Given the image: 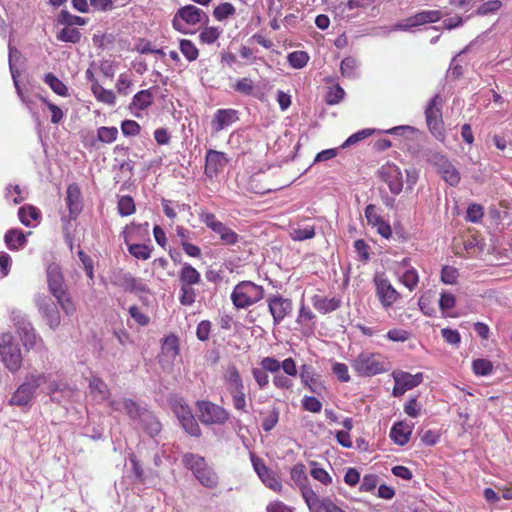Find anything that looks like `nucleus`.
<instances>
[{
	"instance_id": "28",
	"label": "nucleus",
	"mask_w": 512,
	"mask_h": 512,
	"mask_svg": "<svg viewBox=\"0 0 512 512\" xmlns=\"http://www.w3.org/2000/svg\"><path fill=\"white\" fill-rule=\"evenodd\" d=\"M412 430V425L402 421L396 422L390 430V438L395 444L403 446L409 442Z\"/></svg>"
},
{
	"instance_id": "49",
	"label": "nucleus",
	"mask_w": 512,
	"mask_h": 512,
	"mask_svg": "<svg viewBox=\"0 0 512 512\" xmlns=\"http://www.w3.org/2000/svg\"><path fill=\"white\" fill-rule=\"evenodd\" d=\"M344 96V89L339 84H336L328 88L325 101L328 105H336L343 100Z\"/></svg>"
},
{
	"instance_id": "62",
	"label": "nucleus",
	"mask_w": 512,
	"mask_h": 512,
	"mask_svg": "<svg viewBox=\"0 0 512 512\" xmlns=\"http://www.w3.org/2000/svg\"><path fill=\"white\" fill-rule=\"evenodd\" d=\"M354 248L358 255V259L362 262H367L370 259V247L369 245L363 240L358 239L354 242Z\"/></svg>"
},
{
	"instance_id": "5",
	"label": "nucleus",
	"mask_w": 512,
	"mask_h": 512,
	"mask_svg": "<svg viewBox=\"0 0 512 512\" xmlns=\"http://www.w3.org/2000/svg\"><path fill=\"white\" fill-rule=\"evenodd\" d=\"M0 360L11 373L18 372L22 367L21 349L11 332L0 333Z\"/></svg>"
},
{
	"instance_id": "3",
	"label": "nucleus",
	"mask_w": 512,
	"mask_h": 512,
	"mask_svg": "<svg viewBox=\"0 0 512 512\" xmlns=\"http://www.w3.org/2000/svg\"><path fill=\"white\" fill-rule=\"evenodd\" d=\"M49 375L46 373H28L22 384L18 386L8 401L11 406L26 407L32 404L36 390L46 384Z\"/></svg>"
},
{
	"instance_id": "17",
	"label": "nucleus",
	"mask_w": 512,
	"mask_h": 512,
	"mask_svg": "<svg viewBox=\"0 0 512 512\" xmlns=\"http://www.w3.org/2000/svg\"><path fill=\"white\" fill-rule=\"evenodd\" d=\"M380 178L388 185L394 195L401 193L403 189V177L400 168L392 163H386L379 170Z\"/></svg>"
},
{
	"instance_id": "36",
	"label": "nucleus",
	"mask_w": 512,
	"mask_h": 512,
	"mask_svg": "<svg viewBox=\"0 0 512 512\" xmlns=\"http://www.w3.org/2000/svg\"><path fill=\"white\" fill-rule=\"evenodd\" d=\"M315 236V226L310 224H297L290 231V237L294 241H304Z\"/></svg>"
},
{
	"instance_id": "31",
	"label": "nucleus",
	"mask_w": 512,
	"mask_h": 512,
	"mask_svg": "<svg viewBox=\"0 0 512 512\" xmlns=\"http://www.w3.org/2000/svg\"><path fill=\"white\" fill-rule=\"evenodd\" d=\"M223 380H224V384H225V387L228 392H230L234 389L244 387V383H243L242 377L240 375V372H239L238 368L236 367V365L233 363H231L227 366V368L223 374Z\"/></svg>"
},
{
	"instance_id": "24",
	"label": "nucleus",
	"mask_w": 512,
	"mask_h": 512,
	"mask_svg": "<svg viewBox=\"0 0 512 512\" xmlns=\"http://www.w3.org/2000/svg\"><path fill=\"white\" fill-rule=\"evenodd\" d=\"M109 406L113 411H125L131 419L142 418V414L146 413L147 410H143L140 406L131 399H119L109 402Z\"/></svg>"
},
{
	"instance_id": "35",
	"label": "nucleus",
	"mask_w": 512,
	"mask_h": 512,
	"mask_svg": "<svg viewBox=\"0 0 512 512\" xmlns=\"http://www.w3.org/2000/svg\"><path fill=\"white\" fill-rule=\"evenodd\" d=\"M90 393L98 402L108 400L110 391L107 384L96 376H92L89 379Z\"/></svg>"
},
{
	"instance_id": "30",
	"label": "nucleus",
	"mask_w": 512,
	"mask_h": 512,
	"mask_svg": "<svg viewBox=\"0 0 512 512\" xmlns=\"http://www.w3.org/2000/svg\"><path fill=\"white\" fill-rule=\"evenodd\" d=\"M299 376L304 387H307L313 393H319V389L322 388V384L310 365H302L300 367Z\"/></svg>"
},
{
	"instance_id": "13",
	"label": "nucleus",
	"mask_w": 512,
	"mask_h": 512,
	"mask_svg": "<svg viewBox=\"0 0 512 512\" xmlns=\"http://www.w3.org/2000/svg\"><path fill=\"white\" fill-rule=\"evenodd\" d=\"M425 118L431 133L436 137L442 136V99L439 94H436L427 104L425 109Z\"/></svg>"
},
{
	"instance_id": "38",
	"label": "nucleus",
	"mask_w": 512,
	"mask_h": 512,
	"mask_svg": "<svg viewBox=\"0 0 512 512\" xmlns=\"http://www.w3.org/2000/svg\"><path fill=\"white\" fill-rule=\"evenodd\" d=\"M153 102V95L150 90H141L136 93L132 99L130 104V109L133 111L136 110H144L149 107Z\"/></svg>"
},
{
	"instance_id": "25",
	"label": "nucleus",
	"mask_w": 512,
	"mask_h": 512,
	"mask_svg": "<svg viewBox=\"0 0 512 512\" xmlns=\"http://www.w3.org/2000/svg\"><path fill=\"white\" fill-rule=\"evenodd\" d=\"M202 10L193 5H187L178 10L173 20V26L175 29H179V19L185 21L187 24L195 25L201 22Z\"/></svg>"
},
{
	"instance_id": "57",
	"label": "nucleus",
	"mask_w": 512,
	"mask_h": 512,
	"mask_svg": "<svg viewBox=\"0 0 512 512\" xmlns=\"http://www.w3.org/2000/svg\"><path fill=\"white\" fill-rule=\"evenodd\" d=\"M44 104H46L47 108L51 112V122L53 124H58L62 121L64 118V113L60 107L55 105L54 103L50 102L45 97L38 95L37 96Z\"/></svg>"
},
{
	"instance_id": "42",
	"label": "nucleus",
	"mask_w": 512,
	"mask_h": 512,
	"mask_svg": "<svg viewBox=\"0 0 512 512\" xmlns=\"http://www.w3.org/2000/svg\"><path fill=\"white\" fill-rule=\"evenodd\" d=\"M310 466V475L316 481L320 482L324 486H328L332 483L331 475L320 466V464L316 461L309 462Z\"/></svg>"
},
{
	"instance_id": "58",
	"label": "nucleus",
	"mask_w": 512,
	"mask_h": 512,
	"mask_svg": "<svg viewBox=\"0 0 512 512\" xmlns=\"http://www.w3.org/2000/svg\"><path fill=\"white\" fill-rule=\"evenodd\" d=\"M162 349L170 357H176L179 353L178 338L174 335L166 337Z\"/></svg>"
},
{
	"instance_id": "12",
	"label": "nucleus",
	"mask_w": 512,
	"mask_h": 512,
	"mask_svg": "<svg viewBox=\"0 0 512 512\" xmlns=\"http://www.w3.org/2000/svg\"><path fill=\"white\" fill-rule=\"evenodd\" d=\"M250 460L254 471L256 472L260 480L263 482V484L267 488L280 493L282 491L283 486L278 475L273 470H271L264 463V461L260 457L256 456V454L253 452L250 453Z\"/></svg>"
},
{
	"instance_id": "27",
	"label": "nucleus",
	"mask_w": 512,
	"mask_h": 512,
	"mask_svg": "<svg viewBox=\"0 0 512 512\" xmlns=\"http://www.w3.org/2000/svg\"><path fill=\"white\" fill-rule=\"evenodd\" d=\"M66 204L71 218H76L82 209L81 191L78 185L71 184L66 191Z\"/></svg>"
},
{
	"instance_id": "53",
	"label": "nucleus",
	"mask_w": 512,
	"mask_h": 512,
	"mask_svg": "<svg viewBox=\"0 0 512 512\" xmlns=\"http://www.w3.org/2000/svg\"><path fill=\"white\" fill-rule=\"evenodd\" d=\"M118 129L116 127L102 126L97 130V139L103 143H112L117 139Z\"/></svg>"
},
{
	"instance_id": "63",
	"label": "nucleus",
	"mask_w": 512,
	"mask_h": 512,
	"mask_svg": "<svg viewBox=\"0 0 512 512\" xmlns=\"http://www.w3.org/2000/svg\"><path fill=\"white\" fill-rule=\"evenodd\" d=\"M302 406L306 411L319 413L322 410V403L313 396H305L302 399Z\"/></svg>"
},
{
	"instance_id": "14",
	"label": "nucleus",
	"mask_w": 512,
	"mask_h": 512,
	"mask_svg": "<svg viewBox=\"0 0 512 512\" xmlns=\"http://www.w3.org/2000/svg\"><path fill=\"white\" fill-rule=\"evenodd\" d=\"M430 162L435 166L441 178L450 186H457L460 182V173L456 167L443 155L433 154Z\"/></svg>"
},
{
	"instance_id": "43",
	"label": "nucleus",
	"mask_w": 512,
	"mask_h": 512,
	"mask_svg": "<svg viewBox=\"0 0 512 512\" xmlns=\"http://www.w3.org/2000/svg\"><path fill=\"white\" fill-rule=\"evenodd\" d=\"M140 423L144 430L151 436L157 435L161 430V424L149 411L142 414Z\"/></svg>"
},
{
	"instance_id": "23",
	"label": "nucleus",
	"mask_w": 512,
	"mask_h": 512,
	"mask_svg": "<svg viewBox=\"0 0 512 512\" xmlns=\"http://www.w3.org/2000/svg\"><path fill=\"white\" fill-rule=\"evenodd\" d=\"M47 383V393L54 402L62 403L69 400L74 394L73 388L65 382L53 380L47 381Z\"/></svg>"
},
{
	"instance_id": "34",
	"label": "nucleus",
	"mask_w": 512,
	"mask_h": 512,
	"mask_svg": "<svg viewBox=\"0 0 512 512\" xmlns=\"http://www.w3.org/2000/svg\"><path fill=\"white\" fill-rule=\"evenodd\" d=\"M4 240L8 249L12 251H18L22 249L27 242L25 234L20 229L8 230L5 234Z\"/></svg>"
},
{
	"instance_id": "1",
	"label": "nucleus",
	"mask_w": 512,
	"mask_h": 512,
	"mask_svg": "<svg viewBox=\"0 0 512 512\" xmlns=\"http://www.w3.org/2000/svg\"><path fill=\"white\" fill-rule=\"evenodd\" d=\"M351 367L360 377H372L387 372L390 362L381 353L364 350L351 360Z\"/></svg>"
},
{
	"instance_id": "40",
	"label": "nucleus",
	"mask_w": 512,
	"mask_h": 512,
	"mask_svg": "<svg viewBox=\"0 0 512 512\" xmlns=\"http://www.w3.org/2000/svg\"><path fill=\"white\" fill-rule=\"evenodd\" d=\"M194 476L204 487L215 488L218 485V476L208 465L201 469L199 473L194 474Z\"/></svg>"
},
{
	"instance_id": "2",
	"label": "nucleus",
	"mask_w": 512,
	"mask_h": 512,
	"mask_svg": "<svg viewBox=\"0 0 512 512\" xmlns=\"http://www.w3.org/2000/svg\"><path fill=\"white\" fill-rule=\"evenodd\" d=\"M48 288L52 296L56 299L58 305L67 316H72L76 312V306L67 291L60 267L51 264L47 268Z\"/></svg>"
},
{
	"instance_id": "46",
	"label": "nucleus",
	"mask_w": 512,
	"mask_h": 512,
	"mask_svg": "<svg viewBox=\"0 0 512 512\" xmlns=\"http://www.w3.org/2000/svg\"><path fill=\"white\" fill-rule=\"evenodd\" d=\"M92 92L98 101H101L108 105H114L116 102V96L111 90H106L100 84L94 83L92 85Z\"/></svg>"
},
{
	"instance_id": "8",
	"label": "nucleus",
	"mask_w": 512,
	"mask_h": 512,
	"mask_svg": "<svg viewBox=\"0 0 512 512\" xmlns=\"http://www.w3.org/2000/svg\"><path fill=\"white\" fill-rule=\"evenodd\" d=\"M199 220L217 234L223 244L234 245L238 242L239 235L226 224L219 221L215 214L207 211H201L199 213Z\"/></svg>"
},
{
	"instance_id": "9",
	"label": "nucleus",
	"mask_w": 512,
	"mask_h": 512,
	"mask_svg": "<svg viewBox=\"0 0 512 512\" xmlns=\"http://www.w3.org/2000/svg\"><path fill=\"white\" fill-rule=\"evenodd\" d=\"M171 406L183 429L189 435L199 437L201 435L200 426L185 401L175 398L172 400Z\"/></svg>"
},
{
	"instance_id": "59",
	"label": "nucleus",
	"mask_w": 512,
	"mask_h": 512,
	"mask_svg": "<svg viewBox=\"0 0 512 512\" xmlns=\"http://www.w3.org/2000/svg\"><path fill=\"white\" fill-rule=\"evenodd\" d=\"M374 132H375V130L370 129V128L360 130V131L352 134L351 136H349L345 140V142L341 145V148H346L351 145H354V144L358 143L359 141L371 136Z\"/></svg>"
},
{
	"instance_id": "47",
	"label": "nucleus",
	"mask_w": 512,
	"mask_h": 512,
	"mask_svg": "<svg viewBox=\"0 0 512 512\" xmlns=\"http://www.w3.org/2000/svg\"><path fill=\"white\" fill-rule=\"evenodd\" d=\"M288 63L294 69H301L307 65L309 61V55L305 51H294L287 56Z\"/></svg>"
},
{
	"instance_id": "21",
	"label": "nucleus",
	"mask_w": 512,
	"mask_h": 512,
	"mask_svg": "<svg viewBox=\"0 0 512 512\" xmlns=\"http://www.w3.org/2000/svg\"><path fill=\"white\" fill-rule=\"evenodd\" d=\"M113 284L127 292H146L147 285L140 279L133 277L130 273L119 272L114 275Z\"/></svg>"
},
{
	"instance_id": "55",
	"label": "nucleus",
	"mask_w": 512,
	"mask_h": 512,
	"mask_svg": "<svg viewBox=\"0 0 512 512\" xmlns=\"http://www.w3.org/2000/svg\"><path fill=\"white\" fill-rule=\"evenodd\" d=\"M234 14L235 8L231 3L228 2L219 4L213 11V16L219 21L225 20Z\"/></svg>"
},
{
	"instance_id": "33",
	"label": "nucleus",
	"mask_w": 512,
	"mask_h": 512,
	"mask_svg": "<svg viewBox=\"0 0 512 512\" xmlns=\"http://www.w3.org/2000/svg\"><path fill=\"white\" fill-rule=\"evenodd\" d=\"M179 280L182 285H197L201 282V274L191 264L185 262L179 271Z\"/></svg>"
},
{
	"instance_id": "44",
	"label": "nucleus",
	"mask_w": 512,
	"mask_h": 512,
	"mask_svg": "<svg viewBox=\"0 0 512 512\" xmlns=\"http://www.w3.org/2000/svg\"><path fill=\"white\" fill-rule=\"evenodd\" d=\"M43 80L57 95L62 97L68 96L67 86L53 73L45 74Z\"/></svg>"
},
{
	"instance_id": "52",
	"label": "nucleus",
	"mask_w": 512,
	"mask_h": 512,
	"mask_svg": "<svg viewBox=\"0 0 512 512\" xmlns=\"http://www.w3.org/2000/svg\"><path fill=\"white\" fill-rule=\"evenodd\" d=\"M128 251L137 259L147 260L151 256L152 249L146 244H128Z\"/></svg>"
},
{
	"instance_id": "50",
	"label": "nucleus",
	"mask_w": 512,
	"mask_h": 512,
	"mask_svg": "<svg viewBox=\"0 0 512 512\" xmlns=\"http://www.w3.org/2000/svg\"><path fill=\"white\" fill-rule=\"evenodd\" d=\"M400 281L410 291H413L417 287L419 282L418 272L414 268H408L401 275Z\"/></svg>"
},
{
	"instance_id": "48",
	"label": "nucleus",
	"mask_w": 512,
	"mask_h": 512,
	"mask_svg": "<svg viewBox=\"0 0 512 512\" xmlns=\"http://www.w3.org/2000/svg\"><path fill=\"white\" fill-rule=\"evenodd\" d=\"M179 48L181 53L189 62L195 61L199 56V50L196 45L190 41L183 39L180 41Z\"/></svg>"
},
{
	"instance_id": "4",
	"label": "nucleus",
	"mask_w": 512,
	"mask_h": 512,
	"mask_svg": "<svg viewBox=\"0 0 512 512\" xmlns=\"http://www.w3.org/2000/svg\"><path fill=\"white\" fill-rule=\"evenodd\" d=\"M10 320L16 328V332L26 351L43 345V339L38 335L28 316L20 310L11 311Z\"/></svg>"
},
{
	"instance_id": "45",
	"label": "nucleus",
	"mask_w": 512,
	"mask_h": 512,
	"mask_svg": "<svg viewBox=\"0 0 512 512\" xmlns=\"http://www.w3.org/2000/svg\"><path fill=\"white\" fill-rule=\"evenodd\" d=\"M232 398L234 408L242 413H248L245 387L228 392Z\"/></svg>"
},
{
	"instance_id": "54",
	"label": "nucleus",
	"mask_w": 512,
	"mask_h": 512,
	"mask_svg": "<svg viewBox=\"0 0 512 512\" xmlns=\"http://www.w3.org/2000/svg\"><path fill=\"white\" fill-rule=\"evenodd\" d=\"M196 300V291L192 286L182 285L180 286L179 301L184 306H191Z\"/></svg>"
},
{
	"instance_id": "16",
	"label": "nucleus",
	"mask_w": 512,
	"mask_h": 512,
	"mask_svg": "<svg viewBox=\"0 0 512 512\" xmlns=\"http://www.w3.org/2000/svg\"><path fill=\"white\" fill-rule=\"evenodd\" d=\"M441 18L442 12L440 10H423L399 21L395 25V28L399 30H407L413 27L438 22Z\"/></svg>"
},
{
	"instance_id": "15",
	"label": "nucleus",
	"mask_w": 512,
	"mask_h": 512,
	"mask_svg": "<svg viewBox=\"0 0 512 512\" xmlns=\"http://www.w3.org/2000/svg\"><path fill=\"white\" fill-rule=\"evenodd\" d=\"M290 476L295 485L299 488L306 505L313 501L318 495L309 483L305 465L302 463L295 464L290 471Z\"/></svg>"
},
{
	"instance_id": "10",
	"label": "nucleus",
	"mask_w": 512,
	"mask_h": 512,
	"mask_svg": "<svg viewBox=\"0 0 512 512\" xmlns=\"http://www.w3.org/2000/svg\"><path fill=\"white\" fill-rule=\"evenodd\" d=\"M34 301L39 314L49 328L56 330L61 324V315L52 298L44 294H37Z\"/></svg>"
},
{
	"instance_id": "22",
	"label": "nucleus",
	"mask_w": 512,
	"mask_h": 512,
	"mask_svg": "<svg viewBox=\"0 0 512 512\" xmlns=\"http://www.w3.org/2000/svg\"><path fill=\"white\" fill-rule=\"evenodd\" d=\"M239 119L238 111L235 109H218L214 118L212 119L211 126L215 132H220L227 127L231 126Z\"/></svg>"
},
{
	"instance_id": "20",
	"label": "nucleus",
	"mask_w": 512,
	"mask_h": 512,
	"mask_svg": "<svg viewBox=\"0 0 512 512\" xmlns=\"http://www.w3.org/2000/svg\"><path fill=\"white\" fill-rule=\"evenodd\" d=\"M364 215L368 225L375 228L379 235L385 239H389L392 236L390 224L385 221L380 214H378L377 208L374 204H368L366 206Z\"/></svg>"
},
{
	"instance_id": "39",
	"label": "nucleus",
	"mask_w": 512,
	"mask_h": 512,
	"mask_svg": "<svg viewBox=\"0 0 512 512\" xmlns=\"http://www.w3.org/2000/svg\"><path fill=\"white\" fill-rule=\"evenodd\" d=\"M20 222L25 226H31V221H38L41 217L40 210L32 205L22 206L18 211Z\"/></svg>"
},
{
	"instance_id": "41",
	"label": "nucleus",
	"mask_w": 512,
	"mask_h": 512,
	"mask_svg": "<svg viewBox=\"0 0 512 512\" xmlns=\"http://www.w3.org/2000/svg\"><path fill=\"white\" fill-rule=\"evenodd\" d=\"M359 63L353 57L344 58L340 65L341 75L345 78L356 79L359 77Z\"/></svg>"
},
{
	"instance_id": "37",
	"label": "nucleus",
	"mask_w": 512,
	"mask_h": 512,
	"mask_svg": "<svg viewBox=\"0 0 512 512\" xmlns=\"http://www.w3.org/2000/svg\"><path fill=\"white\" fill-rule=\"evenodd\" d=\"M182 462L185 467L193 472V474L199 473L201 469L207 466L205 458L193 453H186L182 457Z\"/></svg>"
},
{
	"instance_id": "32",
	"label": "nucleus",
	"mask_w": 512,
	"mask_h": 512,
	"mask_svg": "<svg viewBox=\"0 0 512 512\" xmlns=\"http://www.w3.org/2000/svg\"><path fill=\"white\" fill-rule=\"evenodd\" d=\"M307 506L310 512H345L329 497L320 498L318 495Z\"/></svg>"
},
{
	"instance_id": "18",
	"label": "nucleus",
	"mask_w": 512,
	"mask_h": 512,
	"mask_svg": "<svg viewBox=\"0 0 512 512\" xmlns=\"http://www.w3.org/2000/svg\"><path fill=\"white\" fill-rule=\"evenodd\" d=\"M268 309L273 317L274 325H279L285 317L291 314L293 310L292 301L281 295H274L268 299Z\"/></svg>"
},
{
	"instance_id": "11",
	"label": "nucleus",
	"mask_w": 512,
	"mask_h": 512,
	"mask_svg": "<svg viewBox=\"0 0 512 512\" xmlns=\"http://www.w3.org/2000/svg\"><path fill=\"white\" fill-rule=\"evenodd\" d=\"M200 421L205 425L224 424L229 414L223 407L206 400L196 402Z\"/></svg>"
},
{
	"instance_id": "56",
	"label": "nucleus",
	"mask_w": 512,
	"mask_h": 512,
	"mask_svg": "<svg viewBox=\"0 0 512 512\" xmlns=\"http://www.w3.org/2000/svg\"><path fill=\"white\" fill-rule=\"evenodd\" d=\"M473 372L478 376H487L492 372V363L487 359H476L472 363Z\"/></svg>"
},
{
	"instance_id": "6",
	"label": "nucleus",
	"mask_w": 512,
	"mask_h": 512,
	"mask_svg": "<svg viewBox=\"0 0 512 512\" xmlns=\"http://www.w3.org/2000/svg\"><path fill=\"white\" fill-rule=\"evenodd\" d=\"M263 296L264 289L262 286L251 281H242L234 287L231 300L237 309H244L259 302Z\"/></svg>"
},
{
	"instance_id": "29",
	"label": "nucleus",
	"mask_w": 512,
	"mask_h": 512,
	"mask_svg": "<svg viewBox=\"0 0 512 512\" xmlns=\"http://www.w3.org/2000/svg\"><path fill=\"white\" fill-rule=\"evenodd\" d=\"M392 377L394 379V382H399V384L403 385L407 390H411L419 386L424 379V375L422 372L410 374L408 372L401 370L393 371Z\"/></svg>"
},
{
	"instance_id": "19",
	"label": "nucleus",
	"mask_w": 512,
	"mask_h": 512,
	"mask_svg": "<svg viewBox=\"0 0 512 512\" xmlns=\"http://www.w3.org/2000/svg\"><path fill=\"white\" fill-rule=\"evenodd\" d=\"M228 162L226 153L213 149L208 150L205 157V175L213 179L227 166Z\"/></svg>"
},
{
	"instance_id": "64",
	"label": "nucleus",
	"mask_w": 512,
	"mask_h": 512,
	"mask_svg": "<svg viewBox=\"0 0 512 512\" xmlns=\"http://www.w3.org/2000/svg\"><path fill=\"white\" fill-rule=\"evenodd\" d=\"M378 484V477L375 474H366L360 484L361 492H372Z\"/></svg>"
},
{
	"instance_id": "61",
	"label": "nucleus",
	"mask_w": 512,
	"mask_h": 512,
	"mask_svg": "<svg viewBox=\"0 0 512 512\" xmlns=\"http://www.w3.org/2000/svg\"><path fill=\"white\" fill-rule=\"evenodd\" d=\"M332 372L340 382H349L351 377L348 366L344 363L336 362L332 365Z\"/></svg>"
},
{
	"instance_id": "51",
	"label": "nucleus",
	"mask_w": 512,
	"mask_h": 512,
	"mask_svg": "<svg viewBox=\"0 0 512 512\" xmlns=\"http://www.w3.org/2000/svg\"><path fill=\"white\" fill-rule=\"evenodd\" d=\"M117 208L118 213L123 217L132 215L136 210L133 198L128 195L119 198Z\"/></svg>"
},
{
	"instance_id": "7",
	"label": "nucleus",
	"mask_w": 512,
	"mask_h": 512,
	"mask_svg": "<svg viewBox=\"0 0 512 512\" xmlns=\"http://www.w3.org/2000/svg\"><path fill=\"white\" fill-rule=\"evenodd\" d=\"M375 294L384 309L391 308L401 299L400 293L392 285L385 273L378 272L373 277Z\"/></svg>"
},
{
	"instance_id": "26",
	"label": "nucleus",
	"mask_w": 512,
	"mask_h": 512,
	"mask_svg": "<svg viewBox=\"0 0 512 512\" xmlns=\"http://www.w3.org/2000/svg\"><path fill=\"white\" fill-rule=\"evenodd\" d=\"M311 303L319 313L328 314L337 310L341 305V299L337 297H326L319 294H315L311 298Z\"/></svg>"
},
{
	"instance_id": "60",
	"label": "nucleus",
	"mask_w": 512,
	"mask_h": 512,
	"mask_svg": "<svg viewBox=\"0 0 512 512\" xmlns=\"http://www.w3.org/2000/svg\"><path fill=\"white\" fill-rule=\"evenodd\" d=\"M502 7V2L500 0H489L483 4H481L477 10L476 14L485 16L488 14H493L498 11Z\"/></svg>"
}]
</instances>
